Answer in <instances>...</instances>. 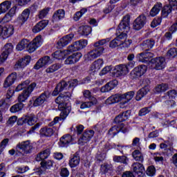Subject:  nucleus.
I'll list each match as a JSON object with an SVG mask.
<instances>
[{"label": "nucleus", "instance_id": "nucleus-1", "mask_svg": "<svg viewBox=\"0 0 177 177\" xmlns=\"http://www.w3.org/2000/svg\"><path fill=\"white\" fill-rule=\"evenodd\" d=\"M108 42H110V39L109 38L96 41L93 45L95 49L90 51L86 55L88 60H95V59L102 56L104 53V47H103V45H106Z\"/></svg>", "mask_w": 177, "mask_h": 177}, {"label": "nucleus", "instance_id": "nucleus-2", "mask_svg": "<svg viewBox=\"0 0 177 177\" xmlns=\"http://www.w3.org/2000/svg\"><path fill=\"white\" fill-rule=\"evenodd\" d=\"M66 100H67L64 97V94L62 93L55 99V103L58 104V109L61 111V118L63 120H66L71 111V105H68Z\"/></svg>", "mask_w": 177, "mask_h": 177}, {"label": "nucleus", "instance_id": "nucleus-3", "mask_svg": "<svg viewBox=\"0 0 177 177\" xmlns=\"http://www.w3.org/2000/svg\"><path fill=\"white\" fill-rule=\"evenodd\" d=\"M32 150V145L30 140L22 141L18 143L16 146V151L18 154L21 156H26V154H30Z\"/></svg>", "mask_w": 177, "mask_h": 177}, {"label": "nucleus", "instance_id": "nucleus-4", "mask_svg": "<svg viewBox=\"0 0 177 177\" xmlns=\"http://www.w3.org/2000/svg\"><path fill=\"white\" fill-rule=\"evenodd\" d=\"M83 95L86 99H88L90 101L82 103L80 109H89L93 106H95V104H97V100H96L95 97L92 96V93H91L89 90H85L83 91Z\"/></svg>", "mask_w": 177, "mask_h": 177}, {"label": "nucleus", "instance_id": "nucleus-5", "mask_svg": "<svg viewBox=\"0 0 177 177\" xmlns=\"http://www.w3.org/2000/svg\"><path fill=\"white\" fill-rule=\"evenodd\" d=\"M37 87V84L35 82L31 83L23 92L18 96V102L19 103H23L30 97V95L32 93V91Z\"/></svg>", "mask_w": 177, "mask_h": 177}, {"label": "nucleus", "instance_id": "nucleus-6", "mask_svg": "<svg viewBox=\"0 0 177 177\" xmlns=\"http://www.w3.org/2000/svg\"><path fill=\"white\" fill-rule=\"evenodd\" d=\"M86 45H88V40L81 39L73 42L67 48L69 53H73V52H77V50L84 49V48L86 47Z\"/></svg>", "mask_w": 177, "mask_h": 177}, {"label": "nucleus", "instance_id": "nucleus-7", "mask_svg": "<svg viewBox=\"0 0 177 177\" xmlns=\"http://www.w3.org/2000/svg\"><path fill=\"white\" fill-rule=\"evenodd\" d=\"M146 71H147V66H146V65L136 66L130 73V78L132 80L140 78V77L143 75Z\"/></svg>", "mask_w": 177, "mask_h": 177}, {"label": "nucleus", "instance_id": "nucleus-8", "mask_svg": "<svg viewBox=\"0 0 177 177\" xmlns=\"http://www.w3.org/2000/svg\"><path fill=\"white\" fill-rule=\"evenodd\" d=\"M146 71H147V66H146V65L136 66L130 73V78L132 80L140 78V77L143 75Z\"/></svg>", "mask_w": 177, "mask_h": 177}, {"label": "nucleus", "instance_id": "nucleus-9", "mask_svg": "<svg viewBox=\"0 0 177 177\" xmlns=\"http://www.w3.org/2000/svg\"><path fill=\"white\" fill-rule=\"evenodd\" d=\"M130 17L129 15H126L123 17L122 21L119 24L116 31L118 33L123 32H129L131 27L129 26Z\"/></svg>", "mask_w": 177, "mask_h": 177}, {"label": "nucleus", "instance_id": "nucleus-10", "mask_svg": "<svg viewBox=\"0 0 177 177\" xmlns=\"http://www.w3.org/2000/svg\"><path fill=\"white\" fill-rule=\"evenodd\" d=\"M147 23V18L145 15H140L138 17L133 23V28L136 31L142 30L145 27V25Z\"/></svg>", "mask_w": 177, "mask_h": 177}, {"label": "nucleus", "instance_id": "nucleus-11", "mask_svg": "<svg viewBox=\"0 0 177 177\" xmlns=\"http://www.w3.org/2000/svg\"><path fill=\"white\" fill-rule=\"evenodd\" d=\"M3 53L0 55V64L5 62L8 56L13 52V44L12 43H7L3 48Z\"/></svg>", "mask_w": 177, "mask_h": 177}, {"label": "nucleus", "instance_id": "nucleus-12", "mask_svg": "<svg viewBox=\"0 0 177 177\" xmlns=\"http://www.w3.org/2000/svg\"><path fill=\"white\" fill-rule=\"evenodd\" d=\"M41 45H42V37L41 36H37L32 40V41L28 43V52H29V53L35 52Z\"/></svg>", "mask_w": 177, "mask_h": 177}, {"label": "nucleus", "instance_id": "nucleus-13", "mask_svg": "<svg viewBox=\"0 0 177 177\" xmlns=\"http://www.w3.org/2000/svg\"><path fill=\"white\" fill-rule=\"evenodd\" d=\"M53 63V59H50L49 56H44L40 58L35 65L34 66L35 70H39V68H42V67H45V66H48V64H52Z\"/></svg>", "mask_w": 177, "mask_h": 177}, {"label": "nucleus", "instance_id": "nucleus-14", "mask_svg": "<svg viewBox=\"0 0 177 177\" xmlns=\"http://www.w3.org/2000/svg\"><path fill=\"white\" fill-rule=\"evenodd\" d=\"M74 39V34L70 33L64 36L61 38L57 43V48L58 49H62V48H64V46H67L68 44H70L71 41Z\"/></svg>", "mask_w": 177, "mask_h": 177}, {"label": "nucleus", "instance_id": "nucleus-15", "mask_svg": "<svg viewBox=\"0 0 177 177\" xmlns=\"http://www.w3.org/2000/svg\"><path fill=\"white\" fill-rule=\"evenodd\" d=\"M93 135H95V131H93V130L84 131L78 140L79 145L84 146L85 143H88V142H89V140L93 138Z\"/></svg>", "mask_w": 177, "mask_h": 177}, {"label": "nucleus", "instance_id": "nucleus-16", "mask_svg": "<svg viewBox=\"0 0 177 177\" xmlns=\"http://www.w3.org/2000/svg\"><path fill=\"white\" fill-rule=\"evenodd\" d=\"M31 13V10L30 8L25 9L21 14L18 17L15 23L18 24V26H23L28 20V17H30V14Z\"/></svg>", "mask_w": 177, "mask_h": 177}, {"label": "nucleus", "instance_id": "nucleus-17", "mask_svg": "<svg viewBox=\"0 0 177 177\" xmlns=\"http://www.w3.org/2000/svg\"><path fill=\"white\" fill-rule=\"evenodd\" d=\"M151 63H152L156 70H162V68H165V58L162 57L151 59Z\"/></svg>", "mask_w": 177, "mask_h": 177}, {"label": "nucleus", "instance_id": "nucleus-18", "mask_svg": "<svg viewBox=\"0 0 177 177\" xmlns=\"http://www.w3.org/2000/svg\"><path fill=\"white\" fill-rule=\"evenodd\" d=\"M14 32L15 27L13 25H6L2 28H0V35H1L3 38H9V37H12Z\"/></svg>", "mask_w": 177, "mask_h": 177}, {"label": "nucleus", "instance_id": "nucleus-19", "mask_svg": "<svg viewBox=\"0 0 177 177\" xmlns=\"http://www.w3.org/2000/svg\"><path fill=\"white\" fill-rule=\"evenodd\" d=\"M82 57V54L81 53H75L67 57L64 61L65 64H75L77 62H80Z\"/></svg>", "mask_w": 177, "mask_h": 177}, {"label": "nucleus", "instance_id": "nucleus-20", "mask_svg": "<svg viewBox=\"0 0 177 177\" xmlns=\"http://www.w3.org/2000/svg\"><path fill=\"white\" fill-rule=\"evenodd\" d=\"M49 96H50V93L48 91H46L41 93L34 102L33 106L35 107H38V106H41L45 103L46 100L48 99Z\"/></svg>", "mask_w": 177, "mask_h": 177}, {"label": "nucleus", "instance_id": "nucleus-21", "mask_svg": "<svg viewBox=\"0 0 177 177\" xmlns=\"http://www.w3.org/2000/svg\"><path fill=\"white\" fill-rule=\"evenodd\" d=\"M17 80V73H12L10 74L4 81L3 87L9 88V86L13 85L15 84V81Z\"/></svg>", "mask_w": 177, "mask_h": 177}, {"label": "nucleus", "instance_id": "nucleus-22", "mask_svg": "<svg viewBox=\"0 0 177 177\" xmlns=\"http://www.w3.org/2000/svg\"><path fill=\"white\" fill-rule=\"evenodd\" d=\"M153 53L148 52V53H141L136 56L137 60L138 62H141L142 63H146L149 62L151 57H153Z\"/></svg>", "mask_w": 177, "mask_h": 177}, {"label": "nucleus", "instance_id": "nucleus-23", "mask_svg": "<svg viewBox=\"0 0 177 177\" xmlns=\"http://www.w3.org/2000/svg\"><path fill=\"white\" fill-rule=\"evenodd\" d=\"M71 142H73V137L69 134L64 135L59 139V146L60 147H67Z\"/></svg>", "mask_w": 177, "mask_h": 177}, {"label": "nucleus", "instance_id": "nucleus-24", "mask_svg": "<svg viewBox=\"0 0 177 177\" xmlns=\"http://www.w3.org/2000/svg\"><path fill=\"white\" fill-rule=\"evenodd\" d=\"M70 55V52L68 51V48L64 50H57L54 53L52 54V57L53 59H56L57 60H61V59H63L64 57H66V56Z\"/></svg>", "mask_w": 177, "mask_h": 177}, {"label": "nucleus", "instance_id": "nucleus-25", "mask_svg": "<svg viewBox=\"0 0 177 177\" xmlns=\"http://www.w3.org/2000/svg\"><path fill=\"white\" fill-rule=\"evenodd\" d=\"M122 100V94H115L107 98L106 100V104H114Z\"/></svg>", "mask_w": 177, "mask_h": 177}, {"label": "nucleus", "instance_id": "nucleus-26", "mask_svg": "<svg viewBox=\"0 0 177 177\" xmlns=\"http://www.w3.org/2000/svg\"><path fill=\"white\" fill-rule=\"evenodd\" d=\"M133 171L138 175V176H142L145 172V167L142 163L135 162L132 165Z\"/></svg>", "mask_w": 177, "mask_h": 177}, {"label": "nucleus", "instance_id": "nucleus-27", "mask_svg": "<svg viewBox=\"0 0 177 177\" xmlns=\"http://www.w3.org/2000/svg\"><path fill=\"white\" fill-rule=\"evenodd\" d=\"M118 85L117 80H113L107 83L104 86L101 88V92L106 93L110 92L112 89H114L115 86Z\"/></svg>", "mask_w": 177, "mask_h": 177}, {"label": "nucleus", "instance_id": "nucleus-28", "mask_svg": "<svg viewBox=\"0 0 177 177\" xmlns=\"http://www.w3.org/2000/svg\"><path fill=\"white\" fill-rule=\"evenodd\" d=\"M104 62L102 59H98L95 60L91 66V70L93 71V73H97L99 70L103 67Z\"/></svg>", "mask_w": 177, "mask_h": 177}, {"label": "nucleus", "instance_id": "nucleus-29", "mask_svg": "<svg viewBox=\"0 0 177 177\" xmlns=\"http://www.w3.org/2000/svg\"><path fill=\"white\" fill-rule=\"evenodd\" d=\"M53 133V129L49 127L41 128L39 131L41 138H50Z\"/></svg>", "mask_w": 177, "mask_h": 177}, {"label": "nucleus", "instance_id": "nucleus-30", "mask_svg": "<svg viewBox=\"0 0 177 177\" xmlns=\"http://www.w3.org/2000/svg\"><path fill=\"white\" fill-rule=\"evenodd\" d=\"M150 91V89L149 88V86H145L140 89L136 94V100L139 102V100H142V97H145L147 93Z\"/></svg>", "mask_w": 177, "mask_h": 177}, {"label": "nucleus", "instance_id": "nucleus-31", "mask_svg": "<svg viewBox=\"0 0 177 177\" xmlns=\"http://www.w3.org/2000/svg\"><path fill=\"white\" fill-rule=\"evenodd\" d=\"M154 44H156V41H154L153 39H149L144 41L140 45V47L142 48V50H150V49L154 46Z\"/></svg>", "mask_w": 177, "mask_h": 177}, {"label": "nucleus", "instance_id": "nucleus-32", "mask_svg": "<svg viewBox=\"0 0 177 177\" xmlns=\"http://www.w3.org/2000/svg\"><path fill=\"white\" fill-rule=\"evenodd\" d=\"M115 70L116 73H118V75H127V74L129 73V69H128V66L124 64L116 66Z\"/></svg>", "mask_w": 177, "mask_h": 177}, {"label": "nucleus", "instance_id": "nucleus-33", "mask_svg": "<svg viewBox=\"0 0 177 177\" xmlns=\"http://www.w3.org/2000/svg\"><path fill=\"white\" fill-rule=\"evenodd\" d=\"M46 26H48V21H41L34 26V28H32V31L35 34H37V32H40V31H42V30H44V28H45Z\"/></svg>", "mask_w": 177, "mask_h": 177}, {"label": "nucleus", "instance_id": "nucleus-34", "mask_svg": "<svg viewBox=\"0 0 177 177\" xmlns=\"http://www.w3.org/2000/svg\"><path fill=\"white\" fill-rule=\"evenodd\" d=\"M161 9H162V3H156L150 10L149 15L151 16V17L157 16L160 13Z\"/></svg>", "mask_w": 177, "mask_h": 177}, {"label": "nucleus", "instance_id": "nucleus-35", "mask_svg": "<svg viewBox=\"0 0 177 177\" xmlns=\"http://www.w3.org/2000/svg\"><path fill=\"white\" fill-rule=\"evenodd\" d=\"M129 117V112L128 111L123 112L115 118L114 122L115 124H120V122H124V121H127Z\"/></svg>", "mask_w": 177, "mask_h": 177}, {"label": "nucleus", "instance_id": "nucleus-36", "mask_svg": "<svg viewBox=\"0 0 177 177\" xmlns=\"http://www.w3.org/2000/svg\"><path fill=\"white\" fill-rule=\"evenodd\" d=\"M64 16H66L64 10L59 9L55 12L53 15V19L55 21H59V20H62V19H64Z\"/></svg>", "mask_w": 177, "mask_h": 177}, {"label": "nucleus", "instance_id": "nucleus-37", "mask_svg": "<svg viewBox=\"0 0 177 177\" xmlns=\"http://www.w3.org/2000/svg\"><path fill=\"white\" fill-rule=\"evenodd\" d=\"M80 161H81L80 156L75 154L69 160V166L71 168H75L80 165Z\"/></svg>", "mask_w": 177, "mask_h": 177}, {"label": "nucleus", "instance_id": "nucleus-38", "mask_svg": "<svg viewBox=\"0 0 177 177\" xmlns=\"http://www.w3.org/2000/svg\"><path fill=\"white\" fill-rule=\"evenodd\" d=\"M49 156H50V150L47 149L37 154L36 161H42V160H46V158H48Z\"/></svg>", "mask_w": 177, "mask_h": 177}, {"label": "nucleus", "instance_id": "nucleus-39", "mask_svg": "<svg viewBox=\"0 0 177 177\" xmlns=\"http://www.w3.org/2000/svg\"><path fill=\"white\" fill-rule=\"evenodd\" d=\"M172 8L173 7L169 4H167L162 8V17H168V15H171V13H172V10H174V8Z\"/></svg>", "mask_w": 177, "mask_h": 177}, {"label": "nucleus", "instance_id": "nucleus-40", "mask_svg": "<svg viewBox=\"0 0 177 177\" xmlns=\"http://www.w3.org/2000/svg\"><path fill=\"white\" fill-rule=\"evenodd\" d=\"M29 41L27 39H23L16 47L17 50H23L26 49V48L28 47Z\"/></svg>", "mask_w": 177, "mask_h": 177}, {"label": "nucleus", "instance_id": "nucleus-41", "mask_svg": "<svg viewBox=\"0 0 177 177\" xmlns=\"http://www.w3.org/2000/svg\"><path fill=\"white\" fill-rule=\"evenodd\" d=\"M113 161L115 162H120V164H124V165H128V158L125 156H113Z\"/></svg>", "mask_w": 177, "mask_h": 177}, {"label": "nucleus", "instance_id": "nucleus-42", "mask_svg": "<svg viewBox=\"0 0 177 177\" xmlns=\"http://www.w3.org/2000/svg\"><path fill=\"white\" fill-rule=\"evenodd\" d=\"M23 107H24V104L19 102L12 106L10 109V111L11 113H19V111L23 110Z\"/></svg>", "mask_w": 177, "mask_h": 177}, {"label": "nucleus", "instance_id": "nucleus-43", "mask_svg": "<svg viewBox=\"0 0 177 177\" xmlns=\"http://www.w3.org/2000/svg\"><path fill=\"white\" fill-rule=\"evenodd\" d=\"M133 96H135V92L133 91H129L124 94H122V100H124V103H128L129 100H132L133 98Z\"/></svg>", "mask_w": 177, "mask_h": 177}, {"label": "nucleus", "instance_id": "nucleus-44", "mask_svg": "<svg viewBox=\"0 0 177 177\" xmlns=\"http://www.w3.org/2000/svg\"><path fill=\"white\" fill-rule=\"evenodd\" d=\"M59 68H62V64H54L46 68V73L50 74L51 73H55V71H57V70H59Z\"/></svg>", "mask_w": 177, "mask_h": 177}, {"label": "nucleus", "instance_id": "nucleus-45", "mask_svg": "<svg viewBox=\"0 0 177 177\" xmlns=\"http://www.w3.org/2000/svg\"><path fill=\"white\" fill-rule=\"evenodd\" d=\"M10 6H12V2H10V1H5L0 4L1 10H3L4 13H6V12L10 9Z\"/></svg>", "mask_w": 177, "mask_h": 177}, {"label": "nucleus", "instance_id": "nucleus-46", "mask_svg": "<svg viewBox=\"0 0 177 177\" xmlns=\"http://www.w3.org/2000/svg\"><path fill=\"white\" fill-rule=\"evenodd\" d=\"M28 86H30V80H26L16 87L15 92H20V91H23L25 88H28Z\"/></svg>", "mask_w": 177, "mask_h": 177}, {"label": "nucleus", "instance_id": "nucleus-47", "mask_svg": "<svg viewBox=\"0 0 177 177\" xmlns=\"http://www.w3.org/2000/svg\"><path fill=\"white\" fill-rule=\"evenodd\" d=\"M132 156L136 161H140V162H143V155L139 150L134 151Z\"/></svg>", "mask_w": 177, "mask_h": 177}, {"label": "nucleus", "instance_id": "nucleus-48", "mask_svg": "<svg viewBox=\"0 0 177 177\" xmlns=\"http://www.w3.org/2000/svg\"><path fill=\"white\" fill-rule=\"evenodd\" d=\"M169 86L167 84H162L158 85L155 88V91L157 92V93H160L161 92H165V91H168Z\"/></svg>", "mask_w": 177, "mask_h": 177}, {"label": "nucleus", "instance_id": "nucleus-49", "mask_svg": "<svg viewBox=\"0 0 177 177\" xmlns=\"http://www.w3.org/2000/svg\"><path fill=\"white\" fill-rule=\"evenodd\" d=\"M120 132V128L118 125H115L112 127L109 130V135L111 136L112 138H114L117 133H119Z\"/></svg>", "mask_w": 177, "mask_h": 177}, {"label": "nucleus", "instance_id": "nucleus-50", "mask_svg": "<svg viewBox=\"0 0 177 177\" xmlns=\"http://www.w3.org/2000/svg\"><path fill=\"white\" fill-rule=\"evenodd\" d=\"M41 167L43 169H50L53 167V162L52 160L42 161L41 162Z\"/></svg>", "mask_w": 177, "mask_h": 177}, {"label": "nucleus", "instance_id": "nucleus-51", "mask_svg": "<svg viewBox=\"0 0 177 177\" xmlns=\"http://www.w3.org/2000/svg\"><path fill=\"white\" fill-rule=\"evenodd\" d=\"M167 55L169 59H174V57H177V49L176 48H170L167 53Z\"/></svg>", "mask_w": 177, "mask_h": 177}, {"label": "nucleus", "instance_id": "nucleus-52", "mask_svg": "<svg viewBox=\"0 0 177 177\" xmlns=\"http://www.w3.org/2000/svg\"><path fill=\"white\" fill-rule=\"evenodd\" d=\"M26 124H28V125L32 126V125H34L35 122H37V118L34 115H30V116H27L26 118Z\"/></svg>", "mask_w": 177, "mask_h": 177}, {"label": "nucleus", "instance_id": "nucleus-53", "mask_svg": "<svg viewBox=\"0 0 177 177\" xmlns=\"http://www.w3.org/2000/svg\"><path fill=\"white\" fill-rule=\"evenodd\" d=\"M8 100H9L8 99L6 98V99H2L0 100V109L1 110H8V109H9V105L8 104Z\"/></svg>", "mask_w": 177, "mask_h": 177}, {"label": "nucleus", "instance_id": "nucleus-54", "mask_svg": "<svg viewBox=\"0 0 177 177\" xmlns=\"http://www.w3.org/2000/svg\"><path fill=\"white\" fill-rule=\"evenodd\" d=\"M91 32H92V28L91 26H86L82 28V35L88 37Z\"/></svg>", "mask_w": 177, "mask_h": 177}, {"label": "nucleus", "instance_id": "nucleus-55", "mask_svg": "<svg viewBox=\"0 0 177 177\" xmlns=\"http://www.w3.org/2000/svg\"><path fill=\"white\" fill-rule=\"evenodd\" d=\"M57 87L61 92H63V91H66V88L68 87V84L66 81H61L57 84Z\"/></svg>", "mask_w": 177, "mask_h": 177}, {"label": "nucleus", "instance_id": "nucleus-56", "mask_svg": "<svg viewBox=\"0 0 177 177\" xmlns=\"http://www.w3.org/2000/svg\"><path fill=\"white\" fill-rule=\"evenodd\" d=\"M127 33L128 32H120V33H118L116 30V38L119 41H125L127 39V37H128V35H127Z\"/></svg>", "mask_w": 177, "mask_h": 177}, {"label": "nucleus", "instance_id": "nucleus-57", "mask_svg": "<svg viewBox=\"0 0 177 177\" xmlns=\"http://www.w3.org/2000/svg\"><path fill=\"white\" fill-rule=\"evenodd\" d=\"M122 44V41L121 40H118V39L116 37L110 42L109 46L111 48H117V46H121Z\"/></svg>", "mask_w": 177, "mask_h": 177}, {"label": "nucleus", "instance_id": "nucleus-58", "mask_svg": "<svg viewBox=\"0 0 177 177\" xmlns=\"http://www.w3.org/2000/svg\"><path fill=\"white\" fill-rule=\"evenodd\" d=\"M174 145V142L172 141V139L169 140L165 141V143H162L160 145V149H163V150H167V147L168 146H170V147Z\"/></svg>", "mask_w": 177, "mask_h": 177}, {"label": "nucleus", "instance_id": "nucleus-59", "mask_svg": "<svg viewBox=\"0 0 177 177\" xmlns=\"http://www.w3.org/2000/svg\"><path fill=\"white\" fill-rule=\"evenodd\" d=\"M27 65L24 63V62L21 59L17 61V62L15 64L14 68L15 70H19V68H24Z\"/></svg>", "mask_w": 177, "mask_h": 177}, {"label": "nucleus", "instance_id": "nucleus-60", "mask_svg": "<svg viewBox=\"0 0 177 177\" xmlns=\"http://www.w3.org/2000/svg\"><path fill=\"white\" fill-rule=\"evenodd\" d=\"M119 127L120 132H122L123 133H127V132L129 131V126L128 124H120L118 125Z\"/></svg>", "mask_w": 177, "mask_h": 177}, {"label": "nucleus", "instance_id": "nucleus-61", "mask_svg": "<svg viewBox=\"0 0 177 177\" xmlns=\"http://www.w3.org/2000/svg\"><path fill=\"white\" fill-rule=\"evenodd\" d=\"M146 174L148 176H154L156 175V168L153 166H149L146 171Z\"/></svg>", "mask_w": 177, "mask_h": 177}, {"label": "nucleus", "instance_id": "nucleus-62", "mask_svg": "<svg viewBox=\"0 0 177 177\" xmlns=\"http://www.w3.org/2000/svg\"><path fill=\"white\" fill-rule=\"evenodd\" d=\"M48 13H49V8H44L41 10L39 12V18L45 19V17H46V16L48 15Z\"/></svg>", "mask_w": 177, "mask_h": 177}, {"label": "nucleus", "instance_id": "nucleus-63", "mask_svg": "<svg viewBox=\"0 0 177 177\" xmlns=\"http://www.w3.org/2000/svg\"><path fill=\"white\" fill-rule=\"evenodd\" d=\"M112 166L107 163L101 165V171L104 172V174H106L109 171L111 170Z\"/></svg>", "mask_w": 177, "mask_h": 177}, {"label": "nucleus", "instance_id": "nucleus-64", "mask_svg": "<svg viewBox=\"0 0 177 177\" xmlns=\"http://www.w3.org/2000/svg\"><path fill=\"white\" fill-rule=\"evenodd\" d=\"M167 95L169 97V99H175L177 96V91L176 90H170L167 92Z\"/></svg>", "mask_w": 177, "mask_h": 177}]
</instances>
